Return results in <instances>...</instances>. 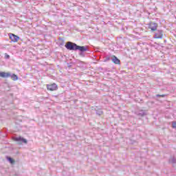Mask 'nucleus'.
Listing matches in <instances>:
<instances>
[{
	"label": "nucleus",
	"mask_w": 176,
	"mask_h": 176,
	"mask_svg": "<svg viewBox=\"0 0 176 176\" xmlns=\"http://www.w3.org/2000/svg\"><path fill=\"white\" fill-rule=\"evenodd\" d=\"M77 50H80L82 53L87 52V47L77 45Z\"/></svg>",
	"instance_id": "obj_7"
},
{
	"label": "nucleus",
	"mask_w": 176,
	"mask_h": 176,
	"mask_svg": "<svg viewBox=\"0 0 176 176\" xmlns=\"http://www.w3.org/2000/svg\"><path fill=\"white\" fill-rule=\"evenodd\" d=\"M172 127H173V129H176V122H172Z\"/></svg>",
	"instance_id": "obj_15"
},
{
	"label": "nucleus",
	"mask_w": 176,
	"mask_h": 176,
	"mask_svg": "<svg viewBox=\"0 0 176 176\" xmlns=\"http://www.w3.org/2000/svg\"><path fill=\"white\" fill-rule=\"evenodd\" d=\"M111 60V58L109 56H107L104 59V61H109Z\"/></svg>",
	"instance_id": "obj_16"
},
{
	"label": "nucleus",
	"mask_w": 176,
	"mask_h": 176,
	"mask_svg": "<svg viewBox=\"0 0 176 176\" xmlns=\"http://www.w3.org/2000/svg\"><path fill=\"white\" fill-rule=\"evenodd\" d=\"M138 115L139 116H145V115H146V113L144 110H140V111H139Z\"/></svg>",
	"instance_id": "obj_11"
},
{
	"label": "nucleus",
	"mask_w": 176,
	"mask_h": 176,
	"mask_svg": "<svg viewBox=\"0 0 176 176\" xmlns=\"http://www.w3.org/2000/svg\"><path fill=\"white\" fill-rule=\"evenodd\" d=\"M102 114V110L99 109L96 111V115H98V116H101Z\"/></svg>",
	"instance_id": "obj_13"
},
{
	"label": "nucleus",
	"mask_w": 176,
	"mask_h": 176,
	"mask_svg": "<svg viewBox=\"0 0 176 176\" xmlns=\"http://www.w3.org/2000/svg\"><path fill=\"white\" fill-rule=\"evenodd\" d=\"M65 47H66L67 50H77L78 45L75 43L69 41L65 44Z\"/></svg>",
	"instance_id": "obj_1"
},
{
	"label": "nucleus",
	"mask_w": 176,
	"mask_h": 176,
	"mask_svg": "<svg viewBox=\"0 0 176 176\" xmlns=\"http://www.w3.org/2000/svg\"><path fill=\"white\" fill-rule=\"evenodd\" d=\"M10 39H11L12 42H17L20 37L14 34L10 33L9 34Z\"/></svg>",
	"instance_id": "obj_3"
},
{
	"label": "nucleus",
	"mask_w": 176,
	"mask_h": 176,
	"mask_svg": "<svg viewBox=\"0 0 176 176\" xmlns=\"http://www.w3.org/2000/svg\"><path fill=\"white\" fill-rule=\"evenodd\" d=\"M5 58H10V56L8 55L7 54H6L5 55Z\"/></svg>",
	"instance_id": "obj_18"
},
{
	"label": "nucleus",
	"mask_w": 176,
	"mask_h": 176,
	"mask_svg": "<svg viewBox=\"0 0 176 176\" xmlns=\"http://www.w3.org/2000/svg\"><path fill=\"white\" fill-rule=\"evenodd\" d=\"M154 38L155 39H162V38H163V31L157 30L154 35Z\"/></svg>",
	"instance_id": "obj_4"
},
{
	"label": "nucleus",
	"mask_w": 176,
	"mask_h": 176,
	"mask_svg": "<svg viewBox=\"0 0 176 176\" xmlns=\"http://www.w3.org/2000/svg\"><path fill=\"white\" fill-rule=\"evenodd\" d=\"M83 55V52L80 53V56H82Z\"/></svg>",
	"instance_id": "obj_19"
},
{
	"label": "nucleus",
	"mask_w": 176,
	"mask_h": 176,
	"mask_svg": "<svg viewBox=\"0 0 176 176\" xmlns=\"http://www.w3.org/2000/svg\"><path fill=\"white\" fill-rule=\"evenodd\" d=\"M10 73L9 72H0V78H10Z\"/></svg>",
	"instance_id": "obj_8"
},
{
	"label": "nucleus",
	"mask_w": 176,
	"mask_h": 176,
	"mask_svg": "<svg viewBox=\"0 0 176 176\" xmlns=\"http://www.w3.org/2000/svg\"><path fill=\"white\" fill-rule=\"evenodd\" d=\"M156 97H166V95H164V94H163V95L157 94V95H156Z\"/></svg>",
	"instance_id": "obj_17"
},
{
	"label": "nucleus",
	"mask_w": 176,
	"mask_h": 176,
	"mask_svg": "<svg viewBox=\"0 0 176 176\" xmlns=\"http://www.w3.org/2000/svg\"><path fill=\"white\" fill-rule=\"evenodd\" d=\"M10 78L12 79V80H19V76L14 74H10Z\"/></svg>",
	"instance_id": "obj_10"
},
{
	"label": "nucleus",
	"mask_w": 176,
	"mask_h": 176,
	"mask_svg": "<svg viewBox=\"0 0 176 176\" xmlns=\"http://www.w3.org/2000/svg\"><path fill=\"white\" fill-rule=\"evenodd\" d=\"M148 28L153 32V31H157V23L154 22H150L148 24Z\"/></svg>",
	"instance_id": "obj_2"
},
{
	"label": "nucleus",
	"mask_w": 176,
	"mask_h": 176,
	"mask_svg": "<svg viewBox=\"0 0 176 176\" xmlns=\"http://www.w3.org/2000/svg\"><path fill=\"white\" fill-rule=\"evenodd\" d=\"M7 160H8V162H10V163H11L12 164H13V163H14V160H13V158L10 157H7Z\"/></svg>",
	"instance_id": "obj_12"
},
{
	"label": "nucleus",
	"mask_w": 176,
	"mask_h": 176,
	"mask_svg": "<svg viewBox=\"0 0 176 176\" xmlns=\"http://www.w3.org/2000/svg\"><path fill=\"white\" fill-rule=\"evenodd\" d=\"M170 163H176V160L174 157H172L169 160Z\"/></svg>",
	"instance_id": "obj_14"
},
{
	"label": "nucleus",
	"mask_w": 176,
	"mask_h": 176,
	"mask_svg": "<svg viewBox=\"0 0 176 176\" xmlns=\"http://www.w3.org/2000/svg\"><path fill=\"white\" fill-rule=\"evenodd\" d=\"M47 90H50V91H54V90H57V85L52 84V85H47Z\"/></svg>",
	"instance_id": "obj_5"
},
{
	"label": "nucleus",
	"mask_w": 176,
	"mask_h": 176,
	"mask_svg": "<svg viewBox=\"0 0 176 176\" xmlns=\"http://www.w3.org/2000/svg\"><path fill=\"white\" fill-rule=\"evenodd\" d=\"M14 141H16V142H23V144H27L28 142L26 139L23 138L21 136H19V138H14Z\"/></svg>",
	"instance_id": "obj_6"
},
{
	"label": "nucleus",
	"mask_w": 176,
	"mask_h": 176,
	"mask_svg": "<svg viewBox=\"0 0 176 176\" xmlns=\"http://www.w3.org/2000/svg\"><path fill=\"white\" fill-rule=\"evenodd\" d=\"M112 61L114 63V64H120V60L116 56H113L112 58Z\"/></svg>",
	"instance_id": "obj_9"
}]
</instances>
